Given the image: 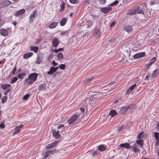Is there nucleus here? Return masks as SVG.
<instances>
[{
    "label": "nucleus",
    "mask_w": 159,
    "mask_h": 159,
    "mask_svg": "<svg viewBox=\"0 0 159 159\" xmlns=\"http://www.w3.org/2000/svg\"><path fill=\"white\" fill-rule=\"evenodd\" d=\"M30 97V94H25L23 98V99L25 100H26L28 99Z\"/></svg>",
    "instance_id": "ea45409f"
},
{
    "label": "nucleus",
    "mask_w": 159,
    "mask_h": 159,
    "mask_svg": "<svg viewBox=\"0 0 159 159\" xmlns=\"http://www.w3.org/2000/svg\"><path fill=\"white\" fill-rule=\"evenodd\" d=\"M37 16V12L36 10L33 11L32 14L30 16L29 19V22L30 24H32L34 20L35 19Z\"/></svg>",
    "instance_id": "f03ea898"
},
{
    "label": "nucleus",
    "mask_w": 159,
    "mask_h": 159,
    "mask_svg": "<svg viewBox=\"0 0 159 159\" xmlns=\"http://www.w3.org/2000/svg\"><path fill=\"white\" fill-rule=\"evenodd\" d=\"M17 80L18 78L17 77H15L11 80V81L10 82V83L11 84L15 83L17 81Z\"/></svg>",
    "instance_id": "58836bf2"
},
{
    "label": "nucleus",
    "mask_w": 159,
    "mask_h": 159,
    "mask_svg": "<svg viewBox=\"0 0 159 159\" xmlns=\"http://www.w3.org/2000/svg\"><path fill=\"white\" fill-rule=\"evenodd\" d=\"M54 68V67L53 66H51L50 67V70L48 72V75H51L52 73L55 72L56 71L55 69Z\"/></svg>",
    "instance_id": "cd10ccee"
},
{
    "label": "nucleus",
    "mask_w": 159,
    "mask_h": 159,
    "mask_svg": "<svg viewBox=\"0 0 159 159\" xmlns=\"http://www.w3.org/2000/svg\"><path fill=\"white\" fill-rule=\"evenodd\" d=\"M26 75L25 73H21L18 75V77L20 79H22L24 78V77Z\"/></svg>",
    "instance_id": "c85d7f7f"
},
{
    "label": "nucleus",
    "mask_w": 159,
    "mask_h": 159,
    "mask_svg": "<svg viewBox=\"0 0 159 159\" xmlns=\"http://www.w3.org/2000/svg\"><path fill=\"white\" fill-rule=\"evenodd\" d=\"M129 106H125L122 107L120 109L119 113L120 114H124L129 109Z\"/></svg>",
    "instance_id": "9b49d317"
},
{
    "label": "nucleus",
    "mask_w": 159,
    "mask_h": 159,
    "mask_svg": "<svg viewBox=\"0 0 159 159\" xmlns=\"http://www.w3.org/2000/svg\"><path fill=\"white\" fill-rule=\"evenodd\" d=\"M52 132L53 134V136L54 137L55 139H58L60 137L61 135L59 134V131H56V130L53 129L52 130Z\"/></svg>",
    "instance_id": "423d86ee"
},
{
    "label": "nucleus",
    "mask_w": 159,
    "mask_h": 159,
    "mask_svg": "<svg viewBox=\"0 0 159 159\" xmlns=\"http://www.w3.org/2000/svg\"><path fill=\"white\" fill-rule=\"evenodd\" d=\"M63 50V48H60L58 49H56L54 50V51L55 53H57L59 51H62Z\"/></svg>",
    "instance_id": "c03bdc74"
},
{
    "label": "nucleus",
    "mask_w": 159,
    "mask_h": 159,
    "mask_svg": "<svg viewBox=\"0 0 159 159\" xmlns=\"http://www.w3.org/2000/svg\"><path fill=\"white\" fill-rule=\"evenodd\" d=\"M98 151H97L95 150V151H93V152L92 155H95L98 154Z\"/></svg>",
    "instance_id": "4d7b16f0"
},
{
    "label": "nucleus",
    "mask_w": 159,
    "mask_h": 159,
    "mask_svg": "<svg viewBox=\"0 0 159 159\" xmlns=\"http://www.w3.org/2000/svg\"><path fill=\"white\" fill-rule=\"evenodd\" d=\"M159 144V139H156L155 145H158Z\"/></svg>",
    "instance_id": "603ef678"
},
{
    "label": "nucleus",
    "mask_w": 159,
    "mask_h": 159,
    "mask_svg": "<svg viewBox=\"0 0 159 159\" xmlns=\"http://www.w3.org/2000/svg\"><path fill=\"white\" fill-rule=\"evenodd\" d=\"M156 60V58L155 57H153L150 60V63H151L152 64Z\"/></svg>",
    "instance_id": "49530a36"
},
{
    "label": "nucleus",
    "mask_w": 159,
    "mask_h": 159,
    "mask_svg": "<svg viewBox=\"0 0 159 159\" xmlns=\"http://www.w3.org/2000/svg\"><path fill=\"white\" fill-rule=\"evenodd\" d=\"M94 79V77H92L90 78H88L86 80V84L90 82Z\"/></svg>",
    "instance_id": "e433bc0d"
},
{
    "label": "nucleus",
    "mask_w": 159,
    "mask_h": 159,
    "mask_svg": "<svg viewBox=\"0 0 159 159\" xmlns=\"http://www.w3.org/2000/svg\"><path fill=\"white\" fill-rule=\"evenodd\" d=\"M108 7H102L101 8V11L104 14H107L109 13L112 10V8L110 6Z\"/></svg>",
    "instance_id": "39448f33"
},
{
    "label": "nucleus",
    "mask_w": 159,
    "mask_h": 159,
    "mask_svg": "<svg viewBox=\"0 0 159 159\" xmlns=\"http://www.w3.org/2000/svg\"><path fill=\"white\" fill-rule=\"evenodd\" d=\"M67 21V19L66 18H63L61 19L60 21V25L61 26H64Z\"/></svg>",
    "instance_id": "4be33fe9"
},
{
    "label": "nucleus",
    "mask_w": 159,
    "mask_h": 159,
    "mask_svg": "<svg viewBox=\"0 0 159 159\" xmlns=\"http://www.w3.org/2000/svg\"><path fill=\"white\" fill-rule=\"evenodd\" d=\"M145 55V52H139L135 54L134 55V58L135 59H138L143 57Z\"/></svg>",
    "instance_id": "6e6552de"
},
{
    "label": "nucleus",
    "mask_w": 159,
    "mask_h": 159,
    "mask_svg": "<svg viewBox=\"0 0 159 159\" xmlns=\"http://www.w3.org/2000/svg\"><path fill=\"white\" fill-rule=\"evenodd\" d=\"M12 24L14 25V26H15L16 25V22H14V23H13Z\"/></svg>",
    "instance_id": "338daca9"
},
{
    "label": "nucleus",
    "mask_w": 159,
    "mask_h": 159,
    "mask_svg": "<svg viewBox=\"0 0 159 159\" xmlns=\"http://www.w3.org/2000/svg\"><path fill=\"white\" fill-rule=\"evenodd\" d=\"M66 65L64 64H61L59 66V67L61 69H64Z\"/></svg>",
    "instance_id": "a18cd8bd"
},
{
    "label": "nucleus",
    "mask_w": 159,
    "mask_h": 159,
    "mask_svg": "<svg viewBox=\"0 0 159 159\" xmlns=\"http://www.w3.org/2000/svg\"><path fill=\"white\" fill-rule=\"evenodd\" d=\"M159 71L157 69H156L153 72L151 75V76L152 78H155L157 76L158 74Z\"/></svg>",
    "instance_id": "5701e85b"
},
{
    "label": "nucleus",
    "mask_w": 159,
    "mask_h": 159,
    "mask_svg": "<svg viewBox=\"0 0 159 159\" xmlns=\"http://www.w3.org/2000/svg\"><path fill=\"white\" fill-rule=\"evenodd\" d=\"M132 148H133V151L134 152H139L140 151V150L136 147V145H135V144L134 145Z\"/></svg>",
    "instance_id": "7c9ffc66"
},
{
    "label": "nucleus",
    "mask_w": 159,
    "mask_h": 159,
    "mask_svg": "<svg viewBox=\"0 0 159 159\" xmlns=\"http://www.w3.org/2000/svg\"><path fill=\"white\" fill-rule=\"evenodd\" d=\"M11 2L9 1H6L2 2L1 4L3 7H5L11 4Z\"/></svg>",
    "instance_id": "dca6fc26"
},
{
    "label": "nucleus",
    "mask_w": 159,
    "mask_h": 159,
    "mask_svg": "<svg viewBox=\"0 0 159 159\" xmlns=\"http://www.w3.org/2000/svg\"><path fill=\"white\" fill-rule=\"evenodd\" d=\"M134 11H135V13H143V11L142 8L139 7H137L134 10Z\"/></svg>",
    "instance_id": "412c9836"
},
{
    "label": "nucleus",
    "mask_w": 159,
    "mask_h": 159,
    "mask_svg": "<svg viewBox=\"0 0 159 159\" xmlns=\"http://www.w3.org/2000/svg\"><path fill=\"white\" fill-rule=\"evenodd\" d=\"M60 7H61V10H60V11L64 9L65 8V3H63L62 4H61Z\"/></svg>",
    "instance_id": "8fccbe9b"
},
{
    "label": "nucleus",
    "mask_w": 159,
    "mask_h": 159,
    "mask_svg": "<svg viewBox=\"0 0 159 159\" xmlns=\"http://www.w3.org/2000/svg\"><path fill=\"white\" fill-rule=\"evenodd\" d=\"M58 22H52L48 26V27L50 29H53L55 28L58 25Z\"/></svg>",
    "instance_id": "a211bd4d"
},
{
    "label": "nucleus",
    "mask_w": 159,
    "mask_h": 159,
    "mask_svg": "<svg viewBox=\"0 0 159 159\" xmlns=\"http://www.w3.org/2000/svg\"><path fill=\"white\" fill-rule=\"evenodd\" d=\"M54 149L51 150H47L45 152L43 153V155L45 157H46L48 156L49 155L53 153L55 151Z\"/></svg>",
    "instance_id": "1a4fd4ad"
},
{
    "label": "nucleus",
    "mask_w": 159,
    "mask_h": 159,
    "mask_svg": "<svg viewBox=\"0 0 159 159\" xmlns=\"http://www.w3.org/2000/svg\"><path fill=\"white\" fill-rule=\"evenodd\" d=\"M7 96H5L2 98V102L3 103H4L7 100Z\"/></svg>",
    "instance_id": "a19ab883"
},
{
    "label": "nucleus",
    "mask_w": 159,
    "mask_h": 159,
    "mask_svg": "<svg viewBox=\"0 0 159 159\" xmlns=\"http://www.w3.org/2000/svg\"><path fill=\"white\" fill-rule=\"evenodd\" d=\"M152 65V64H151V63L149 62L148 64H146L145 65V66L146 68H147V69H148L150 67V66Z\"/></svg>",
    "instance_id": "09e8293b"
},
{
    "label": "nucleus",
    "mask_w": 159,
    "mask_h": 159,
    "mask_svg": "<svg viewBox=\"0 0 159 159\" xmlns=\"http://www.w3.org/2000/svg\"><path fill=\"white\" fill-rule=\"evenodd\" d=\"M153 136L156 139H159V133L157 132H155L154 133Z\"/></svg>",
    "instance_id": "4c0bfd02"
},
{
    "label": "nucleus",
    "mask_w": 159,
    "mask_h": 159,
    "mask_svg": "<svg viewBox=\"0 0 159 159\" xmlns=\"http://www.w3.org/2000/svg\"><path fill=\"white\" fill-rule=\"evenodd\" d=\"M0 33L1 35L6 36L9 34V32L8 30L4 29H1L0 30Z\"/></svg>",
    "instance_id": "f8f14e48"
},
{
    "label": "nucleus",
    "mask_w": 159,
    "mask_h": 159,
    "mask_svg": "<svg viewBox=\"0 0 159 159\" xmlns=\"http://www.w3.org/2000/svg\"><path fill=\"white\" fill-rule=\"evenodd\" d=\"M156 126L157 128L158 129H159V122H157Z\"/></svg>",
    "instance_id": "680f3d73"
},
{
    "label": "nucleus",
    "mask_w": 159,
    "mask_h": 159,
    "mask_svg": "<svg viewBox=\"0 0 159 159\" xmlns=\"http://www.w3.org/2000/svg\"><path fill=\"white\" fill-rule=\"evenodd\" d=\"M46 86L45 84L41 85L39 86V89L40 90H44L46 89Z\"/></svg>",
    "instance_id": "72a5a7b5"
},
{
    "label": "nucleus",
    "mask_w": 159,
    "mask_h": 159,
    "mask_svg": "<svg viewBox=\"0 0 159 159\" xmlns=\"http://www.w3.org/2000/svg\"><path fill=\"white\" fill-rule=\"evenodd\" d=\"M136 86V84H134L130 86L129 88L127 89L125 92V94H127L131 92L135 88Z\"/></svg>",
    "instance_id": "0eeeda50"
},
{
    "label": "nucleus",
    "mask_w": 159,
    "mask_h": 159,
    "mask_svg": "<svg viewBox=\"0 0 159 159\" xmlns=\"http://www.w3.org/2000/svg\"><path fill=\"white\" fill-rule=\"evenodd\" d=\"M5 127V125L3 123L0 124V128L1 129H3Z\"/></svg>",
    "instance_id": "864d4df0"
},
{
    "label": "nucleus",
    "mask_w": 159,
    "mask_h": 159,
    "mask_svg": "<svg viewBox=\"0 0 159 159\" xmlns=\"http://www.w3.org/2000/svg\"><path fill=\"white\" fill-rule=\"evenodd\" d=\"M70 3L74 4H77L79 3V1L78 0H69Z\"/></svg>",
    "instance_id": "f704fd0d"
},
{
    "label": "nucleus",
    "mask_w": 159,
    "mask_h": 159,
    "mask_svg": "<svg viewBox=\"0 0 159 159\" xmlns=\"http://www.w3.org/2000/svg\"><path fill=\"white\" fill-rule=\"evenodd\" d=\"M125 30L128 33L131 32L133 30L132 26L130 25H128L124 28Z\"/></svg>",
    "instance_id": "2eb2a0df"
},
{
    "label": "nucleus",
    "mask_w": 159,
    "mask_h": 159,
    "mask_svg": "<svg viewBox=\"0 0 159 159\" xmlns=\"http://www.w3.org/2000/svg\"><path fill=\"white\" fill-rule=\"evenodd\" d=\"M142 5H144V6H146V3H141V4L140 5V6H141Z\"/></svg>",
    "instance_id": "0e129e2a"
},
{
    "label": "nucleus",
    "mask_w": 159,
    "mask_h": 159,
    "mask_svg": "<svg viewBox=\"0 0 159 159\" xmlns=\"http://www.w3.org/2000/svg\"><path fill=\"white\" fill-rule=\"evenodd\" d=\"M64 125L62 124L58 126L57 127L58 129H61V132L62 133L63 132H65L64 131Z\"/></svg>",
    "instance_id": "2f4dec72"
},
{
    "label": "nucleus",
    "mask_w": 159,
    "mask_h": 159,
    "mask_svg": "<svg viewBox=\"0 0 159 159\" xmlns=\"http://www.w3.org/2000/svg\"><path fill=\"white\" fill-rule=\"evenodd\" d=\"M59 44V40L58 38L56 37L54 38L53 39L52 42V44L53 47H57Z\"/></svg>",
    "instance_id": "9d476101"
},
{
    "label": "nucleus",
    "mask_w": 159,
    "mask_h": 159,
    "mask_svg": "<svg viewBox=\"0 0 159 159\" xmlns=\"http://www.w3.org/2000/svg\"><path fill=\"white\" fill-rule=\"evenodd\" d=\"M136 143L137 144L139 145L140 147H142L143 146V139L137 140Z\"/></svg>",
    "instance_id": "393cba45"
},
{
    "label": "nucleus",
    "mask_w": 159,
    "mask_h": 159,
    "mask_svg": "<svg viewBox=\"0 0 159 159\" xmlns=\"http://www.w3.org/2000/svg\"><path fill=\"white\" fill-rule=\"evenodd\" d=\"M57 142L55 141L49 144L46 146V148L47 149L52 148L56 146L57 145Z\"/></svg>",
    "instance_id": "ddd939ff"
},
{
    "label": "nucleus",
    "mask_w": 159,
    "mask_h": 159,
    "mask_svg": "<svg viewBox=\"0 0 159 159\" xmlns=\"http://www.w3.org/2000/svg\"><path fill=\"white\" fill-rule=\"evenodd\" d=\"M119 146L120 147L125 148L126 149L129 148L131 147L130 144L128 143H121L119 145Z\"/></svg>",
    "instance_id": "f3484780"
},
{
    "label": "nucleus",
    "mask_w": 159,
    "mask_h": 159,
    "mask_svg": "<svg viewBox=\"0 0 159 159\" xmlns=\"http://www.w3.org/2000/svg\"><path fill=\"white\" fill-rule=\"evenodd\" d=\"M23 127L24 125L23 124H21L18 126H16L14 129L15 131L13 133V135L20 133V129L23 128Z\"/></svg>",
    "instance_id": "20e7f679"
},
{
    "label": "nucleus",
    "mask_w": 159,
    "mask_h": 159,
    "mask_svg": "<svg viewBox=\"0 0 159 159\" xmlns=\"http://www.w3.org/2000/svg\"><path fill=\"white\" fill-rule=\"evenodd\" d=\"M94 33L96 34H100L99 31L98 30H96L94 31Z\"/></svg>",
    "instance_id": "5fc2aeb1"
},
{
    "label": "nucleus",
    "mask_w": 159,
    "mask_h": 159,
    "mask_svg": "<svg viewBox=\"0 0 159 159\" xmlns=\"http://www.w3.org/2000/svg\"><path fill=\"white\" fill-rule=\"evenodd\" d=\"M106 2V0H99V2L101 5L105 4Z\"/></svg>",
    "instance_id": "79ce46f5"
},
{
    "label": "nucleus",
    "mask_w": 159,
    "mask_h": 159,
    "mask_svg": "<svg viewBox=\"0 0 159 159\" xmlns=\"http://www.w3.org/2000/svg\"><path fill=\"white\" fill-rule=\"evenodd\" d=\"M16 66H15L12 70V71L11 72V73L13 75L15 73V72H16Z\"/></svg>",
    "instance_id": "de8ad7c7"
},
{
    "label": "nucleus",
    "mask_w": 159,
    "mask_h": 159,
    "mask_svg": "<svg viewBox=\"0 0 159 159\" xmlns=\"http://www.w3.org/2000/svg\"><path fill=\"white\" fill-rule=\"evenodd\" d=\"M115 24V21H113V22H112L110 25V26L111 27L113 26Z\"/></svg>",
    "instance_id": "bf43d9fd"
},
{
    "label": "nucleus",
    "mask_w": 159,
    "mask_h": 159,
    "mask_svg": "<svg viewBox=\"0 0 159 159\" xmlns=\"http://www.w3.org/2000/svg\"><path fill=\"white\" fill-rule=\"evenodd\" d=\"M135 14V11L134 9L128 11L126 13V14L127 15H133Z\"/></svg>",
    "instance_id": "c756f323"
},
{
    "label": "nucleus",
    "mask_w": 159,
    "mask_h": 159,
    "mask_svg": "<svg viewBox=\"0 0 159 159\" xmlns=\"http://www.w3.org/2000/svg\"><path fill=\"white\" fill-rule=\"evenodd\" d=\"M80 109L82 112V113L84 112L85 110L83 108L81 107L80 108Z\"/></svg>",
    "instance_id": "13d9d810"
},
{
    "label": "nucleus",
    "mask_w": 159,
    "mask_h": 159,
    "mask_svg": "<svg viewBox=\"0 0 159 159\" xmlns=\"http://www.w3.org/2000/svg\"><path fill=\"white\" fill-rule=\"evenodd\" d=\"M57 57L60 60L62 59L63 58V54L61 52H59L58 53Z\"/></svg>",
    "instance_id": "473e14b6"
},
{
    "label": "nucleus",
    "mask_w": 159,
    "mask_h": 159,
    "mask_svg": "<svg viewBox=\"0 0 159 159\" xmlns=\"http://www.w3.org/2000/svg\"><path fill=\"white\" fill-rule=\"evenodd\" d=\"M142 134V133H140L138 136V138L139 139H140L141 138H142V137L141 136V135Z\"/></svg>",
    "instance_id": "052dcab7"
},
{
    "label": "nucleus",
    "mask_w": 159,
    "mask_h": 159,
    "mask_svg": "<svg viewBox=\"0 0 159 159\" xmlns=\"http://www.w3.org/2000/svg\"><path fill=\"white\" fill-rule=\"evenodd\" d=\"M41 61H42L41 58L38 57L35 62L37 64H39L41 62Z\"/></svg>",
    "instance_id": "37998d69"
},
{
    "label": "nucleus",
    "mask_w": 159,
    "mask_h": 159,
    "mask_svg": "<svg viewBox=\"0 0 159 159\" xmlns=\"http://www.w3.org/2000/svg\"><path fill=\"white\" fill-rule=\"evenodd\" d=\"M58 68V67H54V68H55L54 69H55V70L56 71L57 70Z\"/></svg>",
    "instance_id": "69168bd1"
},
{
    "label": "nucleus",
    "mask_w": 159,
    "mask_h": 159,
    "mask_svg": "<svg viewBox=\"0 0 159 159\" xmlns=\"http://www.w3.org/2000/svg\"><path fill=\"white\" fill-rule=\"evenodd\" d=\"M119 2V1L117 0H116L113 2L111 3L109 5V6H116L117 5Z\"/></svg>",
    "instance_id": "c9c22d12"
},
{
    "label": "nucleus",
    "mask_w": 159,
    "mask_h": 159,
    "mask_svg": "<svg viewBox=\"0 0 159 159\" xmlns=\"http://www.w3.org/2000/svg\"><path fill=\"white\" fill-rule=\"evenodd\" d=\"M97 94H93V96H97Z\"/></svg>",
    "instance_id": "774afa93"
},
{
    "label": "nucleus",
    "mask_w": 159,
    "mask_h": 159,
    "mask_svg": "<svg viewBox=\"0 0 159 159\" xmlns=\"http://www.w3.org/2000/svg\"><path fill=\"white\" fill-rule=\"evenodd\" d=\"M11 91V88H9V89H8L7 91H6L5 92L4 94L5 95H7L8 93L10 91Z\"/></svg>",
    "instance_id": "3c124183"
},
{
    "label": "nucleus",
    "mask_w": 159,
    "mask_h": 159,
    "mask_svg": "<svg viewBox=\"0 0 159 159\" xmlns=\"http://www.w3.org/2000/svg\"><path fill=\"white\" fill-rule=\"evenodd\" d=\"M38 75V74L35 72L30 74L25 81L27 84L31 85L37 80Z\"/></svg>",
    "instance_id": "f257e3e1"
},
{
    "label": "nucleus",
    "mask_w": 159,
    "mask_h": 159,
    "mask_svg": "<svg viewBox=\"0 0 159 159\" xmlns=\"http://www.w3.org/2000/svg\"><path fill=\"white\" fill-rule=\"evenodd\" d=\"M61 35H63L64 34H66V32L65 31L61 32Z\"/></svg>",
    "instance_id": "e2e57ef3"
},
{
    "label": "nucleus",
    "mask_w": 159,
    "mask_h": 159,
    "mask_svg": "<svg viewBox=\"0 0 159 159\" xmlns=\"http://www.w3.org/2000/svg\"><path fill=\"white\" fill-rule=\"evenodd\" d=\"M78 117V116L77 115H74L70 117L67 120V122L69 125H71L75 121Z\"/></svg>",
    "instance_id": "7ed1b4c3"
},
{
    "label": "nucleus",
    "mask_w": 159,
    "mask_h": 159,
    "mask_svg": "<svg viewBox=\"0 0 159 159\" xmlns=\"http://www.w3.org/2000/svg\"><path fill=\"white\" fill-rule=\"evenodd\" d=\"M30 51H33L35 53H37L39 50V48L37 46H30Z\"/></svg>",
    "instance_id": "aec40b11"
},
{
    "label": "nucleus",
    "mask_w": 159,
    "mask_h": 159,
    "mask_svg": "<svg viewBox=\"0 0 159 159\" xmlns=\"http://www.w3.org/2000/svg\"><path fill=\"white\" fill-rule=\"evenodd\" d=\"M33 55L32 52H29L23 55V57L24 59H27L32 56Z\"/></svg>",
    "instance_id": "6ab92c4d"
},
{
    "label": "nucleus",
    "mask_w": 159,
    "mask_h": 159,
    "mask_svg": "<svg viewBox=\"0 0 159 159\" xmlns=\"http://www.w3.org/2000/svg\"><path fill=\"white\" fill-rule=\"evenodd\" d=\"M106 148L102 145H100L98 146V150L102 151L106 150Z\"/></svg>",
    "instance_id": "bb28decb"
},
{
    "label": "nucleus",
    "mask_w": 159,
    "mask_h": 159,
    "mask_svg": "<svg viewBox=\"0 0 159 159\" xmlns=\"http://www.w3.org/2000/svg\"><path fill=\"white\" fill-rule=\"evenodd\" d=\"M109 114L112 117H113L117 115V113L116 111L111 110L110 111Z\"/></svg>",
    "instance_id": "a878e982"
},
{
    "label": "nucleus",
    "mask_w": 159,
    "mask_h": 159,
    "mask_svg": "<svg viewBox=\"0 0 159 159\" xmlns=\"http://www.w3.org/2000/svg\"><path fill=\"white\" fill-rule=\"evenodd\" d=\"M11 85L10 84H2L1 87L4 90H5L8 88H10Z\"/></svg>",
    "instance_id": "b1692460"
},
{
    "label": "nucleus",
    "mask_w": 159,
    "mask_h": 159,
    "mask_svg": "<svg viewBox=\"0 0 159 159\" xmlns=\"http://www.w3.org/2000/svg\"><path fill=\"white\" fill-rule=\"evenodd\" d=\"M52 64L54 66H55L57 65V63H56L55 61H52Z\"/></svg>",
    "instance_id": "6e6d98bb"
},
{
    "label": "nucleus",
    "mask_w": 159,
    "mask_h": 159,
    "mask_svg": "<svg viewBox=\"0 0 159 159\" xmlns=\"http://www.w3.org/2000/svg\"><path fill=\"white\" fill-rule=\"evenodd\" d=\"M25 10L24 9H22L19 11H16L15 14V16L16 17L19 16L20 15L23 14L25 12Z\"/></svg>",
    "instance_id": "4468645a"
}]
</instances>
